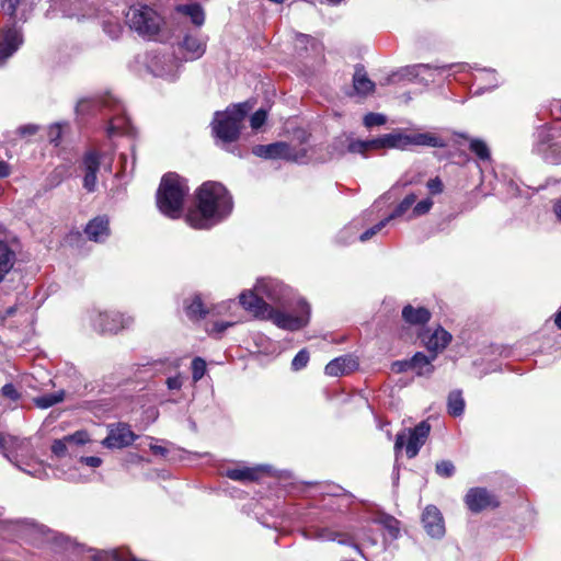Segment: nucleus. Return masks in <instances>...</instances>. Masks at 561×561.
<instances>
[{
	"label": "nucleus",
	"instance_id": "16",
	"mask_svg": "<svg viewBox=\"0 0 561 561\" xmlns=\"http://www.w3.org/2000/svg\"><path fill=\"white\" fill-rule=\"evenodd\" d=\"M421 519L423 528L430 537L440 539L445 536L444 517L435 505H427L422 513Z\"/></svg>",
	"mask_w": 561,
	"mask_h": 561
},
{
	"label": "nucleus",
	"instance_id": "50",
	"mask_svg": "<svg viewBox=\"0 0 561 561\" xmlns=\"http://www.w3.org/2000/svg\"><path fill=\"white\" fill-rule=\"evenodd\" d=\"M267 113L263 108H260L256 112H254L250 118V125L252 129L261 128L264 125Z\"/></svg>",
	"mask_w": 561,
	"mask_h": 561
},
{
	"label": "nucleus",
	"instance_id": "58",
	"mask_svg": "<svg viewBox=\"0 0 561 561\" xmlns=\"http://www.w3.org/2000/svg\"><path fill=\"white\" fill-rule=\"evenodd\" d=\"M169 390H180L183 386V380L180 375L169 377L165 381Z\"/></svg>",
	"mask_w": 561,
	"mask_h": 561
},
{
	"label": "nucleus",
	"instance_id": "43",
	"mask_svg": "<svg viewBox=\"0 0 561 561\" xmlns=\"http://www.w3.org/2000/svg\"><path fill=\"white\" fill-rule=\"evenodd\" d=\"M206 362L202 357H195L192 360V378L194 382L199 381L206 374Z\"/></svg>",
	"mask_w": 561,
	"mask_h": 561
},
{
	"label": "nucleus",
	"instance_id": "8",
	"mask_svg": "<svg viewBox=\"0 0 561 561\" xmlns=\"http://www.w3.org/2000/svg\"><path fill=\"white\" fill-rule=\"evenodd\" d=\"M126 23L139 36L156 41L161 31L162 18L148 5H133L126 12Z\"/></svg>",
	"mask_w": 561,
	"mask_h": 561
},
{
	"label": "nucleus",
	"instance_id": "37",
	"mask_svg": "<svg viewBox=\"0 0 561 561\" xmlns=\"http://www.w3.org/2000/svg\"><path fill=\"white\" fill-rule=\"evenodd\" d=\"M94 561H134L127 553L119 550L101 551L93 556Z\"/></svg>",
	"mask_w": 561,
	"mask_h": 561
},
{
	"label": "nucleus",
	"instance_id": "4",
	"mask_svg": "<svg viewBox=\"0 0 561 561\" xmlns=\"http://www.w3.org/2000/svg\"><path fill=\"white\" fill-rule=\"evenodd\" d=\"M252 105L249 102L229 106L225 112H217L213 119V131L222 145L229 146L239 138L242 122Z\"/></svg>",
	"mask_w": 561,
	"mask_h": 561
},
{
	"label": "nucleus",
	"instance_id": "56",
	"mask_svg": "<svg viewBox=\"0 0 561 561\" xmlns=\"http://www.w3.org/2000/svg\"><path fill=\"white\" fill-rule=\"evenodd\" d=\"M354 236V228L352 226L345 227L343 230L340 231L337 240L340 243L346 244L353 240Z\"/></svg>",
	"mask_w": 561,
	"mask_h": 561
},
{
	"label": "nucleus",
	"instance_id": "3",
	"mask_svg": "<svg viewBox=\"0 0 561 561\" xmlns=\"http://www.w3.org/2000/svg\"><path fill=\"white\" fill-rule=\"evenodd\" d=\"M190 187L184 178L175 173L165 174L157 192L159 210L171 219L180 218Z\"/></svg>",
	"mask_w": 561,
	"mask_h": 561
},
{
	"label": "nucleus",
	"instance_id": "18",
	"mask_svg": "<svg viewBox=\"0 0 561 561\" xmlns=\"http://www.w3.org/2000/svg\"><path fill=\"white\" fill-rule=\"evenodd\" d=\"M465 502L471 512L478 513L486 507L495 506L494 497L484 488H472L465 496Z\"/></svg>",
	"mask_w": 561,
	"mask_h": 561
},
{
	"label": "nucleus",
	"instance_id": "33",
	"mask_svg": "<svg viewBox=\"0 0 561 561\" xmlns=\"http://www.w3.org/2000/svg\"><path fill=\"white\" fill-rule=\"evenodd\" d=\"M448 413L453 416H460L465 411V400L460 390H454L448 394Z\"/></svg>",
	"mask_w": 561,
	"mask_h": 561
},
{
	"label": "nucleus",
	"instance_id": "21",
	"mask_svg": "<svg viewBox=\"0 0 561 561\" xmlns=\"http://www.w3.org/2000/svg\"><path fill=\"white\" fill-rule=\"evenodd\" d=\"M358 367V362L352 355L336 357L329 362L324 368V373L331 377H340L351 374Z\"/></svg>",
	"mask_w": 561,
	"mask_h": 561
},
{
	"label": "nucleus",
	"instance_id": "6",
	"mask_svg": "<svg viewBox=\"0 0 561 561\" xmlns=\"http://www.w3.org/2000/svg\"><path fill=\"white\" fill-rule=\"evenodd\" d=\"M255 290L261 294L263 299L266 298L275 305L273 306L274 308L293 316L301 313L298 309V301L302 299L298 298L294 301V293L291 288L286 286L279 279L272 277L259 278L255 284Z\"/></svg>",
	"mask_w": 561,
	"mask_h": 561
},
{
	"label": "nucleus",
	"instance_id": "61",
	"mask_svg": "<svg viewBox=\"0 0 561 561\" xmlns=\"http://www.w3.org/2000/svg\"><path fill=\"white\" fill-rule=\"evenodd\" d=\"M393 368L401 373V371H407L409 369H411V364H410V360H400V362H396L393 364Z\"/></svg>",
	"mask_w": 561,
	"mask_h": 561
},
{
	"label": "nucleus",
	"instance_id": "13",
	"mask_svg": "<svg viewBox=\"0 0 561 561\" xmlns=\"http://www.w3.org/2000/svg\"><path fill=\"white\" fill-rule=\"evenodd\" d=\"M148 70L156 77L174 80L179 77L181 62L171 51L152 50L147 55Z\"/></svg>",
	"mask_w": 561,
	"mask_h": 561
},
{
	"label": "nucleus",
	"instance_id": "19",
	"mask_svg": "<svg viewBox=\"0 0 561 561\" xmlns=\"http://www.w3.org/2000/svg\"><path fill=\"white\" fill-rule=\"evenodd\" d=\"M179 49L185 61L199 59L206 51V42L197 35H185L179 44Z\"/></svg>",
	"mask_w": 561,
	"mask_h": 561
},
{
	"label": "nucleus",
	"instance_id": "32",
	"mask_svg": "<svg viewBox=\"0 0 561 561\" xmlns=\"http://www.w3.org/2000/svg\"><path fill=\"white\" fill-rule=\"evenodd\" d=\"M459 136L469 140V149L473 152L479 160L481 161H490L491 160V151L486 142L479 138H469L465 134H460Z\"/></svg>",
	"mask_w": 561,
	"mask_h": 561
},
{
	"label": "nucleus",
	"instance_id": "47",
	"mask_svg": "<svg viewBox=\"0 0 561 561\" xmlns=\"http://www.w3.org/2000/svg\"><path fill=\"white\" fill-rule=\"evenodd\" d=\"M390 218L386 217L385 219L380 220L378 224L373 226L371 228L367 229L359 236V240L362 242H365L373 238L375 234H377L379 231H381L389 222Z\"/></svg>",
	"mask_w": 561,
	"mask_h": 561
},
{
	"label": "nucleus",
	"instance_id": "26",
	"mask_svg": "<svg viewBox=\"0 0 561 561\" xmlns=\"http://www.w3.org/2000/svg\"><path fill=\"white\" fill-rule=\"evenodd\" d=\"M375 82L368 77L363 66H357L353 76V88L356 94L367 96L375 91Z\"/></svg>",
	"mask_w": 561,
	"mask_h": 561
},
{
	"label": "nucleus",
	"instance_id": "36",
	"mask_svg": "<svg viewBox=\"0 0 561 561\" xmlns=\"http://www.w3.org/2000/svg\"><path fill=\"white\" fill-rule=\"evenodd\" d=\"M430 70H431L430 64L412 65V66H408L402 69V77L410 81L420 82L421 71H430Z\"/></svg>",
	"mask_w": 561,
	"mask_h": 561
},
{
	"label": "nucleus",
	"instance_id": "45",
	"mask_svg": "<svg viewBox=\"0 0 561 561\" xmlns=\"http://www.w3.org/2000/svg\"><path fill=\"white\" fill-rule=\"evenodd\" d=\"M363 123L365 127L373 128L375 126H381L387 123V117L380 113H368L364 116Z\"/></svg>",
	"mask_w": 561,
	"mask_h": 561
},
{
	"label": "nucleus",
	"instance_id": "12",
	"mask_svg": "<svg viewBox=\"0 0 561 561\" xmlns=\"http://www.w3.org/2000/svg\"><path fill=\"white\" fill-rule=\"evenodd\" d=\"M252 153L263 159H284L291 162L302 163L307 158L305 148L296 149L284 141H276L268 145H256Z\"/></svg>",
	"mask_w": 561,
	"mask_h": 561
},
{
	"label": "nucleus",
	"instance_id": "9",
	"mask_svg": "<svg viewBox=\"0 0 561 561\" xmlns=\"http://www.w3.org/2000/svg\"><path fill=\"white\" fill-rule=\"evenodd\" d=\"M90 325L99 333L116 334L128 329L134 323V318L119 311L100 310L96 308L88 311Z\"/></svg>",
	"mask_w": 561,
	"mask_h": 561
},
{
	"label": "nucleus",
	"instance_id": "64",
	"mask_svg": "<svg viewBox=\"0 0 561 561\" xmlns=\"http://www.w3.org/2000/svg\"><path fill=\"white\" fill-rule=\"evenodd\" d=\"M553 210L558 219L561 221V198L554 203Z\"/></svg>",
	"mask_w": 561,
	"mask_h": 561
},
{
	"label": "nucleus",
	"instance_id": "48",
	"mask_svg": "<svg viewBox=\"0 0 561 561\" xmlns=\"http://www.w3.org/2000/svg\"><path fill=\"white\" fill-rule=\"evenodd\" d=\"M64 126H68L67 123H55L49 126L48 129V140L50 144H54L55 146L59 145V140L61 138L62 128Z\"/></svg>",
	"mask_w": 561,
	"mask_h": 561
},
{
	"label": "nucleus",
	"instance_id": "30",
	"mask_svg": "<svg viewBox=\"0 0 561 561\" xmlns=\"http://www.w3.org/2000/svg\"><path fill=\"white\" fill-rule=\"evenodd\" d=\"M184 309L186 316L192 320H199L207 313V310L205 309L202 301V297L197 294L184 301Z\"/></svg>",
	"mask_w": 561,
	"mask_h": 561
},
{
	"label": "nucleus",
	"instance_id": "60",
	"mask_svg": "<svg viewBox=\"0 0 561 561\" xmlns=\"http://www.w3.org/2000/svg\"><path fill=\"white\" fill-rule=\"evenodd\" d=\"M37 130H38V126L34 125V124L23 125L18 128V133L22 137L34 135L37 133Z\"/></svg>",
	"mask_w": 561,
	"mask_h": 561
},
{
	"label": "nucleus",
	"instance_id": "42",
	"mask_svg": "<svg viewBox=\"0 0 561 561\" xmlns=\"http://www.w3.org/2000/svg\"><path fill=\"white\" fill-rule=\"evenodd\" d=\"M451 67H454L453 65H431V70L430 71H421V78H420V83H430V82H433L435 80V75L436 73H440L443 71H446L447 69H450Z\"/></svg>",
	"mask_w": 561,
	"mask_h": 561
},
{
	"label": "nucleus",
	"instance_id": "63",
	"mask_svg": "<svg viewBox=\"0 0 561 561\" xmlns=\"http://www.w3.org/2000/svg\"><path fill=\"white\" fill-rule=\"evenodd\" d=\"M9 175H10L9 165L5 162L0 161V179L7 178Z\"/></svg>",
	"mask_w": 561,
	"mask_h": 561
},
{
	"label": "nucleus",
	"instance_id": "57",
	"mask_svg": "<svg viewBox=\"0 0 561 561\" xmlns=\"http://www.w3.org/2000/svg\"><path fill=\"white\" fill-rule=\"evenodd\" d=\"M428 191L433 195L440 194L443 192V182L439 178L431 179L426 184Z\"/></svg>",
	"mask_w": 561,
	"mask_h": 561
},
{
	"label": "nucleus",
	"instance_id": "15",
	"mask_svg": "<svg viewBox=\"0 0 561 561\" xmlns=\"http://www.w3.org/2000/svg\"><path fill=\"white\" fill-rule=\"evenodd\" d=\"M306 537L320 541H336L340 545L352 546L359 554H363L359 546L354 543V538L350 534L330 527L310 528L306 531Z\"/></svg>",
	"mask_w": 561,
	"mask_h": 561
},
{
	"label": "nucleus",
	"instance_id": "10",
	"mask_svg": "<svg viewBox=\"0 0 561 561\" xmlns=\"http://www.w3.org/2000/svg\"><path fill=\"white\" fill-rule=\"evenodd\" d=\"M1 525L2 531L8 534L10 539H25L39 546L51 538L50 531L45 526L30 519L5 520Z\"/></svg>",
	"mask_w": 561,
	"mask_h": 561
},
{
	"label": "nucleus",
	"instance_id": "52",
	"mask_svg": "<svg viewBox=\"0 0 561 561\" xmlns=\"http://www.w3.org/2000/svg\"><path fill=\"white\" fill-rule=\"evenodd\" d=\"M68 444L83 445L89 442V434L85 431H77L71 435L65 436Z\"/></svg>",
	"mask_w": 561,
	"mask_h": 561
},
{
	"label": "nucleus",
	"instance_id": "39",
	"mask_svg": "<svg viewBox=\"0 0 561 561\" xmlns=\"http://www.w3.org/2000/svg\"><path fill=\"white\" fill-rule=\"evenodd\" d=\"M416 202V195L414 193L408 194L401 203L394 208V210L388 216L390 220L404 215Z\"/></svg>",
	"mask_w": 561,
	"mask_h": 561
},
{
	"label": "nucleus",
	"instance_id": "40",
	"mask_svg": "<svg viewBox=\"0 0 561 561\" xmlns=\"http://www.w3.org/2000/svg\"><path fill=\"white\" fill-rule=\"evenodd\" d=\"M123 26L117 18H110L103 21V31L112 38L117 39L123 33Z\"/></svg>",
	"mask_w": 561,
	"mask_h": 561
},
{
	"label": "nucleus",
	"instance_id": "59",
	"mask_svg": "<svg viewBox=\"0 0 561 561\" xmlns=\"http://www.w3.org/2000/svg\"><path fill=\"white\" fill-rule=\"evenodd\" d=\"M79 461L85 466H89V467H92V468H98L102 465V459L100 457H96V456H87V457H81L79 459Z\"/></svg>",
	"mask_w": 561,
	"mask_h": 561
},
{
	"label": "nucleus",
	"instance_id": "38",
	"mask_svg": "<svg viewBox=\"0 0 561 561\" xmlns=\"http://www.w3.org/2000/svg\"><path fill=\"white\" fill-rule=\"evenodd\" d=\"M374 142H376L375 138L370 140L350 139L347 144V151L364 154L366 151L376 150Z\"/></svg>",
	"mask_w": 561,
	"mask_h": 561
},
{
	"label": "nucleus",
	"instance_id": "1",
	"mask_svg": "<svg viewBox=\"0 0 561 561\" xmlns=\"http://www.w3.org/2000/svg\"><path fill=\"white\" fill-rule=\"evenodd\" d=\"M197 207L185 216L187 225L194 229H209L232 211L233 202L227 188L219 182H205L196 192Z\"/></svg>",
	"mask_w": 561,
	"mask_h": 561
},
{
	"label": "nucleus",
	"instance_id": "27",
	"mask_svg": "<svg viewBox=\"0 0 561 561\" xmlns=\"http://www.w3.org/2000/svg\"><path fill=\"white\" fill-rule=\"evenodd\" d=\"M435 358V354L426 356L419 352L410 359L411 370L415 371L417 376H430L434 371L432 363Z\"/></svg>",
	"mask_w": 561,
	"mask_h": 561
},
{
	"label": "nucleus",
	"instance_id": "28",
	"mask_svg": "<svg viewBox=\"0 0 561 561\" xmlns=\"http://www.w3.org/2000/svg\"><path fill=\"white\" fill-rule=\"evenodd\" d=\"M451 341V334L443 328H437L426 342L427 350L437 356Z\"/></svg>",
	"mask_w": 561,
	"mask_h": 561
},
{
	"label": "nucleus",
	"instance_id": "7",
	"mask_svg": "<svg viewBox=\"0 0 561 561\" xmlns=\"http://www.w3.org/2000/svg\"><path fill=\"white\" fill-rule=\"evenodd\" d=\"M96 103L104 108H108L111 114L106 129L108 137H113L118 134H131L133 127L125 114V108L113 95H106L100 100L81 99L77 103L76 111L78 113H85L89 111L90 106Z\"/></svg>",
	"mask_w": 561,
	"mask_h": 561
},
{
	"label": "nucleus",
	"instance_id": "54",
	"mask_svg": "<svg viewBox=\"0 0 561 561\" xmlns=\"http://www.w3.org/2000/svg\"><path fill=\"white\" fill-rule=\"evenodd\" d=\"M68 442L64 438L54 440L51 445V451L57 457H64L67 453Z\"/></svg>",
	"mask_w": 561,
	"mask_h": 561
},
{
	"label": "nucleus",
	"instance_id": "17",
	"mask_svg": "<svg viewBox=\"0 0 561 561\" xmlns=\"http://www.w3.org/2000/svg\"><path fill=\"white\" fill-rule=\"evenodd\" d=\"M20 28L13 26L0 32V65L10 58L22 45Z\"/></svg>",
	"mask_w": 561,
	"mask_h": 561
},
{
	"label": "nucleus",
	"instance_id": "22",
	"mask_svg": "<svg viewBox=\"0 0 561 561\" xmlns=\"http://www.w3.org/2000/svg\"><path fill=\"white\" fill-rule=\"evenodd\" d=\"M34 7L33 0H2L1 8L4 14L16 21H25Z\"/></svg>",
	"mask_w": 561,
	"mask_h": 561
},
{
	"label": "nucleus",
	"instance_id": "41",
	"mask_svg": "<svg viewBox=\"0 0 561 561\" xmlns=\"http://www.w3.org/2000/svg\"><path fill=\"white\" fill-rule=\"evenodd\" d=\"M539 141L536 146V151L545 157L546 160H549V150H552L557 144L550 142V135L546 131H541L539 134Z\"/></svg>",
	"mask_w": 561,
	"mask_h": 561
},
{
	"label": "nucleus",
	"instance_id": "20",
	"mask_svg": "<svg viewBox=\"0 0 561 561\" xmlns=\"http://www.w3.org/2000/svg\"><path fill=\"white\" fill-rule=\"evenodd\" d=\"M268 466H255V467H237L227 469L224 474L239 482H252L257 481L262 474L270 472Z\"/></svg>",
	"mask_w": 561,
	"mask_h": 561
},
{
	"label": "nucleus",
	"instance_id": "14",
	"mask_svg": "<svg viewBox=\"0 0 561 561\" xmlns=\"http://www.w3.org/2000/svg\"><path fill=\"white\" fill-rule=\"evenodd\" d=\"M136 439L137 435L127 423H116L107 426V436L102 440V445L108 449H122L130 446Z\"/></svg>",
	"mask_w": 561,
	"mask_h": 561
},
{
	"label": "nucleus",
	"instance_id": "25",
	"mask_svg": "<svg viewBox=\"0 0 561 561\" xmlns=\"http://www.w3.org/2000/svg\"><path fill=\"white\" fill-rule=\"evenodd\" d=\"M84 232L91 241H104L110 234L108 219L102 216L90 220Z\"/></svg>",
	"mask_w": 561,
	"mask_h": 561
},
{
	"label": "nucleus",
	"instance_id": "44",
	"mask_svg": "<svg viewBox=\"0 0 561 561\" xmlns=\"http://www.w3.org/2000/svg\"><path fill=\"white\" fill-rule=\"evenodd\" d=\"M309 359V352L306 348L300 350L291 360V369L294 371H299L304 369L305 367H307Z\"/></svg>",
	"mask_w": 561,
	"mask_h": 561
},
{
	"label": "nucleus",
	"instance_id": "55",
	"mask_svg": "<svg viewBox=\"0 0 561 561\" xmlns=\"http://www.w3.org/2000/svg\"><path fill=\"white\" fill-rule=\"evenodd\" d=\"M385 527L391 538H398L400 529L398 527V522L394 518L387 517L385 519Z\"/></svg>",
	"mask_w": 561,
	"mask_h": 561
},
{
	"label": "nucleus",
	"instance_id": "49",
	"mask_svg": "<svg viewBox=\"0 0 561 561\" xmlns=\"http://www.w3.org/2000/svg\"><path fill=\"white\" fill-rule=\"evenodd\" d=\"M433 206V201L431 198H424L416 203L412 209V217H419L427 214Z\"/></svg>",
	"mask_w": 561,
	"mask_h": 561
},
{
	"label": "nucleus",
	"instance_id": "46",
	"mask_svg": "<svg viewBox=\"0 0 561 561\" xmlns=\"http://www.w3.org/2000/svg\"><path fill=\"white\" fill-rule=\"evenodd\" d=\"M455 466L450 460L438 461L435 466L436 473L442 478H450L455 473Z\"/></svg>",
	"mask_w": 561,
	"mask_h": 561
},
{
	"label": "nucleus",
	"instance_id": "53",
	"mask_svg": "<svg viewBox=\"0 0 561 561\" xmlns=\"http://www.w3.org/2000/svg\"><path fill=\"white\" fill-rule=\"evenodd\" d=\"M233 322L216 321L211 329L208 330L209 334L220 336L228 328L232 327Z\"/></svg>",
	"mask_w": 561,
	"mask_h": 561
},
{
	"label": "nucleus",
	"instance_id": "34",
	"mask_svg": "<svg viewBox=\"0 0 561 561\" xmlns=\"http://www.w3.org/2000/svg\"><path fill=\"white\" fill-rule=\"evenodd\" d=\"M65 399V391L59 390L54 393H46L33 399L34 404L39 409H48Z\"/></svg>",
	"mask_w": 561,
	"mask_h": 561
},
{
	"label": "nucleus",
	"instance_id": "31",
	"mask_svg": "<svg viewBox=\"0 0 561 561\" xmlns=\"http://www.w3.org/2000/svg\"><path fill=\"white\" fill-rule=\"evenodd\" d=\"M176 12L190 16L192 23L196 26H202L205 22L204 10L198 3L179 4Z\"/></svg>",
	"mask_w": 561,
	"mask_h": 561
},
{
	"label": "nucleus",
	"instance_id": "24",
	"mask_svg": "<svg viewBox=\"0 0 561 561\" xmlns=\"http://www.w3.org/2000/svg\"><path fill=\"white\" fill-rule=\"evenodd\" d=\"M16 260V252L7 241L0 239V284L13 271Z\"/></svg>",
	"mask_w": 561,
	"mask_h": 561
},
{
	"label": "nucleus",
	"instance_id": "35",
	"mask_svg": "<svg viewBox=\"0 0 561 561\" xmlns=\"http://www.w3.org/2000/svg\"><path fill=\"white\" fill-rule=\"evenodd\" d=\"M476 80L485 82L488 85L481 87L477 90V93H482L485 90L494 89L499 85L497 75L494 70H481L479 76H476Z\"/></svg>",
	"mask_w": 561,
	"mask_h": 561
},
{
	"label": "nucleus",
	"instance_id": "62",
	"mask_svg": "<svg viewBox=\"0 0 561 561\" xmlns=\"http://www.w3.org/2000/svg\"><path fill=\"white\" fill-rule=\"evenodd\" d=\"M150 450L156 454V455H160L162 457H165L167 454H168V449L163 446H160V445H156V444H150Z\"/></svg>",
	"mask_w": 561,
	"mask_h": 561
},
{
	"label": "nucleus",
	"instance_id": "23",
	"mask_svg": "<svg viewBox=\"0 0 561 561\" xmlns=\"http://www.w3.org/2000/svg\"><path fill=\"white\" fill-rule=\"evenodd\" d=\"M101 156L96 151H89L83 158L85 174L83 178V186L87 191L93 192L96 186V172L100 168Z\"/></svg>",
	"mask_w": 561,
	"mask_h": 561
},
{
	"label": "nucleus",
	"instance_id": "51",
	"mask_svg": "<svg viewBox=\"0 0 561 561\" xmlns=\"http://www.w3.org/2000/svg\"><path fill=\"white\" fill-rule=\"evenodd\" d=\"M1 393L4 398L16 402L21 398V392L16 389V387L13 383H5L1 388Z\"/></svg>",
	"mask_w": 561,
	"mask_h": 561
},
{
	"label": "nucleus",
	"instance_id": "29",
	"mask_svg": "<svg viewBox=\"0 0 561 561\" xmlns=\"http://www.w3.org/2000/svg\"><path fill=\"white\" fill-rule=\"evenodd\" d=\"M402 318L412 325H422L430 321L431 312L424 307L414 308L408 305L402 310Z\"/></svg>",
	"mask_w": 561,
	"mask_h": 561
},
{
	"label": "nucleus",
	"instance_id": "11",
	"mask_svg": "<svg viewBox=\"0 0 561 561\" xmlns=\"http://www.w3.org/2000/svg\"><path fill=\"white\" fill-rule=\"evenodd\" d=\"M431 432L427 421L420 422L414 428H405L397 434L394 451L398 457L400 450L405 447L408 458H414L425 444Z\"/></svg>",
	"mask_w": 561,
	"mask_h": 561
},
{
	"label": "nucleus",
	"instance_id": "5",
	"mask_svg": "<svg viewBox=\"0 0 561 561\" xmlns=\"http://www.w3.org/2000/svg\"><path fill=\"white\" fill-rule=\"evenodd\" d=\"M375 149H399L408 150L413 146L444 148L446 141L432 133L405 134L397 129L390 134L381 135L375 138Z\"/></svg>",
	"mask_w": 561,
	"mask_h": 561
},
{
	"label": "nucleus",
	"instance_id": "2",
	"mask_svg": "<svg viewBox=\"0 0 561 561\" xmlns=\"http://www.w3.org/2000/svg\"><path fill=\"white\" fill-rule=\"evenodd\" d=\"M241 306L252 312L255 317L271 320L277 328L288 331H297L305 328L310 319V306L306 300L298 301L300 314H289L264 301L261 294L254 290H247L240 294Z\"/></svg>",
	"mask_w": 561,
	"mask_h": 561
}]
</instances>
